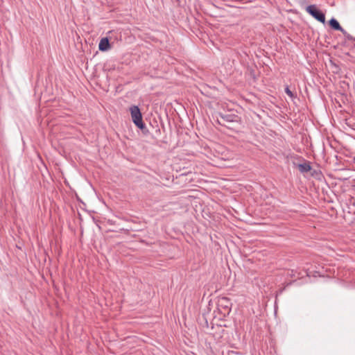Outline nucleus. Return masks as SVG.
Returning a JSON list of instances; mask_svg holds the SVG:
<instances>
[{
    "mask_svg": "<svg viewBox=\"0 0 355 355\" xmlns=\"http://www.w3.org/2000/svg\"><path fill=\"white\" fill-rule=\"evenodd\" d=\"M110 49V44L108 37H103L99 42L98 49L101 51H107Z\"/></svg>",
    "mask_w": 355,
    "mask_h": 355,
    "instance_id": "nucleus-4",
    "label": "nucleus"
},
{
    "mask_svg": "<svg viewBox=\"0 0 355 355\" xmlns=\"http://www.w3.org/2000/svg\"><path fill=\"white\" fill-rule=\"evenodd\" d=\"M329 24L332 29L336 30V31H339L343 35L346 34V31L343 28V27L340 25L339 22L335 18H331L329 21Z\"/></svg>",
    "mask_w": 355,
    "mask_h": 355,
    "instance_id": "nucleus-3",
    "label": "nucleus"
},
{
    "mask_svg": "<svg viewBox=\"0 0 355 355\" xmlns=\"http://www.w3.org/2000/svg\"><path fill=\"white\" fill-rule=\"evenodd\" d=\"M285 92L291 98H294L295 97L294 94L290 90V89H289V87L288 86L285 88Z\"/></svg>",
    "mask_w": 355,
    "mask_h": 355,
    "instance_id": "nucleus-7",
    "label": "nucleus"
},
{
    "mask_svg": "<svg viewBox=\"0 0 355 355\" xmlns=\"http://www.w3.org/2000/svg\"><path fill=\"white\" fill-rule=\"evenodd\" d=\"M130 112L132 120L135 125L141 130L146 129V124L143 121L142 114L139 107L137 105H132L130 107Z\"/></svg>",
    "mask_w": 355,
    "mask_h": 355,
    "instance_id": "nucleus-1",
    "label": "nucleus"
},
{
    "mask_svg": "<svg viewBox=\"0 0 355 355\" xmlns=\"http://www.w3.org/2000/svg\"><path fill=\"white\" fill-rule=\"evenodd\" d=\"M298 168L301 173H306L311 171V166L309 163H303L298 165Z\"/></svg>",
    "mask_w": 355,
    "mask_h": 355,
    "instance_id": "nucleus-6",
    "label": "nucleus"
},
{
    "mask_svg": "<svg viewBox=\"0 0 355 355\" xmlns=\"http://www.w3.org/2000/svg\"><path fill=\"white\" fill-rule=\"evenodd\" d=\"M306 12L318 21L325 23V15L315 5H310L306 8Z\"/></svg>",
    "mask_w": 355,
    "mask_h": 355,
    "instance_id": "nucleus-2",
    "label": "nucleus"
},
{
    "mask_svg": "<svg viewBox=\"0 0 355 355\" xmlns=\"http://www.w3.org/2000/svg\"><path fill=\"white\" fill-rule=\"evenodd\" d=\"M344 36L349 40H353V37L349 35L347 31H346V34L344 35Z\"/></svg>",
    "mask_w": 355,
    "mask_h": 355,
    "instance_id": "nucleus-8",
    "label": "nucleus"
},
{
    "mask_svg": "<svg viewBox=\"0 0 355 355\" xmlns=\"http://www.w3.org/2000/svg\"><path fill=\"white\" fill-rule=\"evenodd\" d=\"M221 119L225 122H236L238 119V116L232 114H220Z\"/></svg>",
    "mask_w": 355,
    "mask_h": 355,
    "instance_id": "nucleus-5",
    "label": "nucleus"
}]
</instances>
